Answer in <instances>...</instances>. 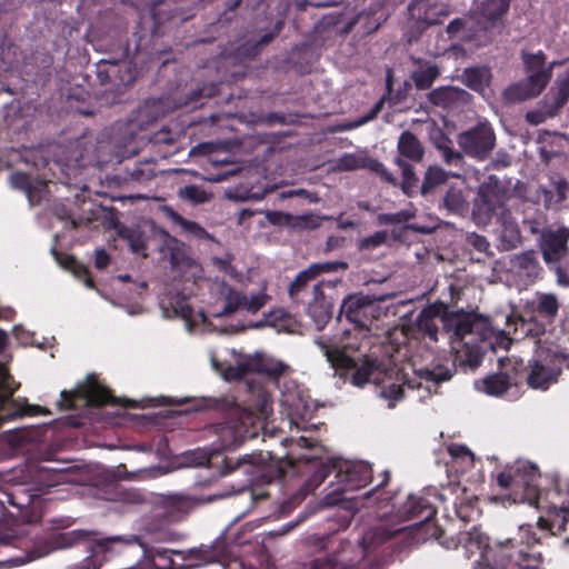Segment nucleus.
I'll return each mask as SVG.
<instances>
[{
  "instance_id": "f257e3e1",
  "label": "nucleus",
  "mask_w": 569,
  "mask_h": 569,
  "mask_svg": "<svg viewBox=\"0 0 569 569\" xmlns=\"http://www.w3.org/2000/svg\"><path fill=\"white\" fill-rule=\"evenodd\" d=\"M370 331L353 327L352 330H345L339 338L320 336L315 339V343L332 368L336 370H351L357 362L367 356V350L371 343Z\"/></svg>"
},
{
  "instance_id": "f03ea898",
  "label": "nucleus",
  "mask_w": 569,
  "mask_h": 569,
  "mask_svg": "<svg viewBox=\"0 0 569 569\" xmlns=\"http://www.w3.org/2000/svg\"><path fill=\"white\" fill-rule=\"evenodd\" d=\"M130 46L127 40L119 39V46L112 58L101 59L96 64L99 83L104 86V93L112 96L111 102L120 101V96L132 86L138 76L136 64L127 61Z\"/></svg>"
},
{
  "instance_id": "7ed1b4c3",
  "label": "nucleus",
  "mask_w": 569,
  "mask_h": 569,
  "mask_svg": "<svg viewBox=\"0 0 569 569\" xmlns=\"http://www.w3.org/2000/svg\"><path fill=\"white\" fill-rule=\"evenodd\" d=\"M173 555L180 556L186 567L194 568L227 562L230 558V548L222 538L216 539L211 545H201L187 551L157 547L150 550V561L154 569H178Z\"/></svg>"
},
{
  "instance_id": "20e7f679",
  "label": "nucleus",
  "mask_w": 569,
  "mask_h": 569,
  "mask_svg": "<svg viewBox=\"0 0 569 569\" xmlns=\"http://www.w3.org/2000/svg\"><path fill=\"white\" fill-rule=\"evenodd\" d=\"M496 217L503 226L501 239L509 237L508 249L515 248L520 241L517 223L513 221L509 209L503 201V194L491 186H482L478 198L473 202L472 218L478 226H487Z\"/></svg>"
},
{
  "instance_id": "39448f33",
  "label": "nucleus",
  "mask_w": 569,
  "mask_h": 569,
  "mask_svg": "<svg viewBox=\"0 0 569 569\" xmlns=\"http://www.w3.org/2000/svg\"><path fill=\"white\" fill-rule=\"evenodd\" d=\"M512 541L489 543V537L479 528L472 527L468 531H460L457 535V541L453 548L462 546L467 553L480 552V559L477 561L475 569H507L511 563Z\"/></svg>"
},
{
  "instance_id": "423d86ee",
  "label": "nucleus",
  "mask_w": 569,
  "mask_h": 569,
  "mask_svg": "<svg viewBox=\"0 0 569 569\" xmlns=\"http://www.w3.org/2000/svg\"><path fill=\"white\" fill-rule=\"evenodd\" d=\"M521 59L528 77L525 82L510 86L506 96L511 100L523 101L539 96L551 79V67L546 66V54L522 52Z\"/></svg>"
},
{
  "instance_id": "0eeeda50",
  "label": "nucleus",
  "mask_w": 569,
  "mask_h": 569,
  "mask_svg": "<svg viewBox=\"0 0 569 569\" xmlns=\"http://www.w3.org/2000/svg\"><path fill=\"white\" fill-rule=\"evenodd\" d=\"M214 430L223 448H236L258 436L257 418L251 411L234 406Z\"/></svg>"
},
{
  "instance_id": "6e6552de",
  "label": "nucleus",
  "mask_w": 569,
  "mask_h": 569,
  "mask_svg": "<svg viewBox=\"0 0 569 569\" xmlns=\"http://www.w3.org/2000/svg\"><path fill=\"white\" fill-rule=\"evenodd\" d=\"M372 478L371 466L367 462H345L337 467V483L329 485V491L323 496L322 503L333 507L345 501L343 495L367 486Z\"/></svg>"
},
{
  "instance_id": "1a4fd4ad",
  "label": "nucleus",
  "mask_w": 569,
  "mask_h": 569,
  "mask_svg": "<svg viewBox=\"0 0 569 569\" xmlns=\"http://www.w3.org/2000/svg\"><path fill=\"white\" fill-rule=\"evenodd\" d=\"M408 20L405 37L408 43L420 39L426 30L432 26L441 24L450 14L446 4L433 0H411L407 7Z\"/></svg>"
},
{
  "instance_id": "9d476101",
  "label": "nucleus",
  "mask_w": 569,
  "mask_h": 569,
  "mask_svg": "<svg viewBox=\"0 0 569 569\" xmlns=\"http://www.w3.org/2000/svg\"><path fill=\"white\" fill-rule=\"evenodd\" d=\"M519 539H507L505 542L512 541L511 563L507 569H542L543 561L540 551H537L535 545L539 542L531 525H521L519 527Z\"/></svg>"
},
{
  "instance_id": "9b49d317",
  "label": "nucleus",
  "mask_w": 569,
  "mask_h": 569,
  "mask_svg": "<svg viewBox=\"0 0 569 569\" xmlns=\"http://www.w3.org/2000/svg\"><path fill=\"white\" fill-rule=\"evenodd\" d=\"M568 227L543 231L540 238V248L545 262L548 266H555L558 282L565 286H569V276L558 263L568 254Z\"/></svg>"
},
{
  "instance_id": "f8f14e48",
  "label": "nucleus",
  "mask_w": 569,
  "mask_h": 569,
  "mask_svg": "<svg viewBox=\"0 0 569 569\" xmlns=\"http://www.w3.org/2000/svg\"><path fill=\"white\" fill-rule=\"evenodd\" d=\"M462 151L479 161L486 160L496 146V133L488 122H479L457 136Z\"/></svg>"
},
{
  "instance_id": "ddd939ff",
  "label": "nucleus",
  "mask_w": 569,
  "mask_h": 569,
  "mask_svg": "<svg viewBox=\"0 0 569 569\" xmlns=\"http://www.w3.org/2000/svg\"><path fill=\"white\" fill-rule=\"evenodd\" d=\"M340 313L356 328L371 330L373 320L380 316L377 300L363 293L349 295L343 299Z\"/></svg>"
},
{
  "instance_id": "4468645a",
  "label": "nucleus",
  "mask_w": 569,
  "mask_h": 569,
  "mask_svg": "<svg viewBox=\"0 0 569 569\" xmlns=\"http://www.w3.org/2000/svg\"><path fill=\"white\" fill-rule=\"evenodd\" d=\"M556 349H548L539 358L529 361L526 377L527 385L531 389L548 390L551 385L558 382L562 372V363L552 360Z\"/></svg>"
},
{
  "instance_id": "2eb2a0df",
  "label": "nucleus",
  "mask_w": 569,
  "mask_h": 569,
  "mask_svg": "<svg viewBox=\"0 0 569 569\" xmlns=\"http://www.w3.org/2000/svg\"><path fill=\"white\" fill-rule=\"evenodd\" d=\"M212 497L196 496L191 493L162 495L158 506L162 510L161 516L169 522H180L199 505L211 502Z\"/></svg>"
},
{
  "instance_id": "dca6fc26",
  "label": "nucleus",
  "mask_w": 569,
  "mask_h": 569,
  "mask_svg": "<svg viewBox=\"0 0 569 569\" xmlns=\"http://www.w3.org/2000/svg\"><path fill=\"white\" fill-rule=\"evenodd\" d=\"M92 536L93 533L91 532L79 530L69 532L63 537L70 546L88 542L86 550L89 552V556L82 561L81 569H100L102 563L107 561L108 555L112 553V546L116 539L94 540Z\"/></svg>"
},
{
  "instance_id": "f3484780",
  "label": "nucleus",
  "mask_w": 569,
  "mask_h": 569,
  "mask_svg": "<svg viewBox=\"0 0 569 569\" xmlns=\"http://www.w3.org/2000/svg\"><path fill=\"white\" fill-rule=\"evenodd\" d=\"M269 300V297L264 292H258L252 295L250 298L246 293L227 287L223 295V308L217 312L214 317H228L239 310H247L250 313H257Z\"/></svg>"
},
{
  "instance_id": "a211bd4d",
  "label": "nucleus",
  "mask_w": 569,
  "mask_h": 569,
  "mask_svg": "<svg viewBox=\"0 0 569 569\" xmlns=\"http://www.w3.org/2000/svg\"><path fill=\"white\" fill-rule=\"evenodd\" d=\"M288 368L282 361L257 356L238 362L236 367H230L228 373L236 379H241L248 373H260L271 379H279Z\"/></svg>"
},
{
  "instance_id": "6ab92c4d",
  "label": "nucleus",
  "mask_w": 569,
  "mask_h": 569,
  "mask_svg": "<svg viewBox=\"0 0 569 569\" xmlns=\"http://www.w3.org/2000/svg\"><path fill=\"white\" fill-rule=\"evenodd\" d=\"M341 279L320 281L312 288V300L308 303V315L312 318L317 328L321 330L326 323L332 317L333 305L329 301L322 290L323 286L335 288L337 283H340Z\"/></svg>"
},
{
  "instance_id": "aec40b11",
  "label": "nucleus",
  "mask_w": 569,
  "mask_h": 569,
  "mask_svg": "<svg viewBox=\"0 0 569 569\" xmlns=\"http://www.w3.org/2000/svg\"><path fill=\"white\" fill-rule=\"evenodd\" d=\"M437 509L429 500L421 496L409 495L407 501L397 510V516L402 520H416L417 523H425L432 520Z\"/></svg>"
},
{
  "instance_id": "412c9836",
  "label": "nucleus",
  "mask_w": 569,
  "mask_h": 569,
  "mask_svg": "<svg viewBox=\"0 0 569 569\" xmlns=\"http://www.w3.org/2000/svg\"><path fill=\"white\" fill-rule=\"evenodd\" d=\"M80 399H84L89 405L102 407L106 405H118L119 401L111 393L110 389L101 385L96 375H89L86 382L79 387Z\"/></svg>"
},
{
  "instance_id": "4be33fe9",
  "label": "nucleus",
  "mask_w": 569,
  "mask_h": 569,
  "mask_svg": "<svg viewBox=\"0 0 569 569\" xmlns=\"http://www.w3.org/2000/svg\"><path fill=\"white\" fill-rule=\"evenodd\" d=\"M427 98L435 107L451 109L467 103L470 99V93L458 87L442 86L428 92Z\"/></svg>"
},
{
  "instance_id": "5701e85b",
  "label": "nucleus",
  "mask_w": 569,
  "mask_h": 569,
  "mask_svg": "<svg viewBox=\"0 0 569 569\" xmlns=\"http://www.w3.org/2000/svg\"><path fill=\"white\" fill-rule=\"evenodd\" d=\"M489 327V319L477 312H466L458 315L453 322V332L459 339H463L468 335L477 333L485 337Z\"/></svg>"
},
{
  "instance_id": "b1692460",
  "label": "nucleus",
  "mask_w": 569,
  "mask_h": 569,
  "mask_svg": "<svg viewBox=\"0 0 569 569\" xmlns=\"http://www.w3.org/2000/svg\"><path fill=\"white\" fill-rule=\"evenodd\" d=\"M162 104L163 103L160 99H147L142 104H140L137 110L136 119L131 121V123L124 124L126 136H129L130 140L133 139V123H136L140 129H143L146 126L162 117L164 114Z\"/></svg>"
},
{
  "instance_id": "393cba45",
  "label": "nucleus",
  "mask_w": 569,
  "mask_h": 569,
  "mask_svg": "<svg viewBox=\"0 0 569 569\" xmlns=\"http://www.w3.org/2000/svg\"><path fill=\"white\" fill-rule=\"evenodd\" d=\"M559 307L556 295L537 292L535 298L527 302L526 310L532 316H538L548 322H552L558 315Z\"/></svg>"
},
{
  "instance_id": "a878e982",
  "label": "nucleus",
  "mask_w": 569,
  "mask_h": 569,
  "mask_svg": "<svg viewBox=\"0 0 569 569\" xmlns=\"http://www.w3.org/2000/svg\"><path fill=\"white\" fill-rule=\"evenodd\" d=\"M7 332L0 329V353L7 346ZM20 387V383L14 381L8 367L0 362V410H3L7 405L12 402L14 392Z\"/></svg>"
},
{
  "instance_id": "bb28decb",
  "label": "nucleus",
  "mask_w": 569,
  "mask_h": 569,
  "mask_svg": "<svg viewBox=\"0 0 569 569\" xmlns=\"http://www.w3.org/2000/svg\"><path fill=\"white\" fill-rule=\"evenodd\" d=\"M517 383L516 378H511L507 372H495L475 382L478 390L493 397L505 395L512 385Z\"/></svg>"
},
{
  "instance_id": "cd10ccee",
  "label": "nucleus",
  "mask_w": 569,
  "mask_h": 569,
  "mask_svg": "<svg viewBox=\"0 0 569 569\" xmlns=\"http://www.w3.org/2000/svg\"><path fill=\"white\" fill-rule=\"evenodd\" d=\"M441 318V308L430 305L423 308L416 318L415 326L419 333L431 341H438V319Z\"/></svg>"
},
{
  "instance_id": "c85d7f7f",
  "label": "nucleus",
  "mask_w": 569,
  "mask_h": 569,
  "mask_svg": "<svg viewBox=\"0 0 569 569\" xmlns=\"http://www.w3.org/2000/svg\"><path fill=\"white\" fill-rule=\"evenodd\" d=\"M397 150L399 156L397 158H402L403 160H410L412 162H420L425 156V148L417 136L406 130L403 131L399 138L397 143Z\"/></svg>"
},
{
  "instance_id": "c756f323",
  "label": "nucleus",
  "mask_w": 569,
  "mask_h": 569,
  "mask_svg": "<svg viewBox=\"0 0 569 569\" xmlns=\"http://www.w3.org/2000/svg\"><path fill=\"white\" fill-rule=\"evenodd\" d=\"M415 62L420 66L410 74L416 89L420 91L430 89L441 74L440 68L436 63L422 61L421 59H417Z\"/></svg>"
},
{
  "instance_id": "7c9ffc66",
  "label": "nucleus",
  "mask_w": 569,
  "mask_h": 569,
  "mask_svg": "<svg viewBox=\"0 0 569 569\" xmlns=\"http://www.w3.org/2000/svg\"><path fill=\"white\" fill-rule=\"evenodd\" d=\"M168 7L169 6L163 0L152 2L150 7V16L152 19V30L150 34L151 40L161 37L164 33V23L174 17L173 10L169 9Z\"/></svg>"
},
{
  "instance_id": "2f4dec72",
  "label": "nucleus",
  "mask_w": 569,
  "mask_h": 569,
  "mask_svg": "<svg viewBox=\"0 0 569 569\" xmlns=\"http://www.w3.org/2000/svg\"><path fill=\"white\" fill-rule=\"evenodd\" d=\"M491 78V71L487 67H470L462 72L463 83L479 93H482L489 87Z\"/></svg>"
},
{
  "instance_id": "473e14b6",
  "label": "nucleus",
  "mask_w": 569,
  "mask_h": 569,
  "mask_svg": "<svg viewBox=\"0 0 569 569\" xmlns=\"http://www.w3.org/2000/svg\"><path fill=\"white\" fill-rule=\"evenodd\" d=\"M510 4L507 0H485L479 13L485 21V29H491L509 10Z\"/></svg>"
},
{
  "instance_id": "72a5a7b5",
  "label": "nucleus",
  "mask_w": 569,
  "mask_h": 569,
  "mask_svg": "<svg viewBox=\"0 0 569 569\" xmlns=\"http://www.w3.org/2000/svg\"><path fill=\"white\" fill-rule=\"evenodd\" d=\"M7 502L13 507H17L21 511V517L27 522L38 521L40 517L28 513V508L33 503L34 496L28 493L23 488H14L10 492H6Z\"/></svg>"
},
{
  "instance_id": "f704fd0d",
  "label": "nucleus",
  "mask_w": 569,
  "mask_h": 569,
  "mask_svg": "<svg viewBox=\"0 0 569 569\" xmlns=\"http://www.w3.org/2000/svg\"><path fill=\"white\" fill-rule=\"evenodd\" d=\"M309 462L313 469V472L305 481V485L302 487L305 495L313 492L326 480V478L329 476V473H331L332 471L337 472L336 465L323 463L316 459H311V460H309Z\"/></svg>"
},
{
  "instance_id": "c9c22d12",
  "label": "nucleus",
  "mask_w": 569,
  "mask_h": 569,
  "mask_svg": "<svg viewBox=\"0 0 569 569\" xmlns=\"http://www.w3.org/2000/svg\"><path fill=\"white\" fill-rule=\"evenodd\" d=\"M395 532L383 526L368 528L361 537L360 545L365 551L377 548L393 537Z\"/></svg>"
},
{
  "instance_id": "e433bc0d",
  "label": "nucleus",
  "mask_w": 569,
  "mask_h": 569,
  "mask_svg": "<svg viewBox=\"0 0 569 569\" xmlns=\"http://www.w3.org/2000/svg\"><path fill=\"white\" fill-rule=\"evenodd\" d=\"M512 263L532 281L538 279L542 272L537 254L532 250L516 256Z\"/></svg>"
},
{
  "instance_id": "4c0bfd02",
  "label": "nucleus",
  "mask_w": 569,
  "mask_h": 569,
  "mask_svg": "<svg viewBox=\"0 0 569 569\" xmlns=\"http://www.w3.org/2000/svg\"><path fill=\"white\" fill-rule=\"evenodd\" d=\"M483 352L477 343L466 342L460 351H458L456 360L463 368L475 370L482 361Z\"/></svg>"
},
{
  "instance_id": "58836bf2",
  "label": "nucleus",
  "mask_w": 569,
  "mask_h": 569,
  "mask_svg": "<svg viewBox=\"0 0 569 569\" xmlns=\"http://www.w3.org/2000/svg\"><path fill=\"white\" fill-rule=\"evenodd\" d=\"M60 264L70 270L79 280H82L88 288H94V282L88 267L78 261L73 256L63 254L57 257Z\"/></svg>"
},
{
  "instance_id": "ea45409f",
  "label": "nucleus",
  "mask_w": 569,
  "mask_h": 569,
  "mask_svg": "<svg viewBox=\"0 0 569 569\" xmlns=\"http://www.w3.org/2000/svg\"><path fill=\"white\" fill-rule=\"evenodd\" d=\"M443 207L453 214L463 216L468 212L469 203L461 189L450 187L443 197Z\"/></svg>"
},
{
  "instance_id": "a19ab883",
  "label": "nucleus",
  "mask_w": 569,
  "mask_h": 569,
  "mask_svg": "<svg viewBox=\"0 0 569 569\" xmlns=\"http://www.w3.org/2000/svg\"><path fill=\"white\" fill-rule=\"evenodd\" d=\"M449 178V172L439 166H430L425 172L422 184L420 188L421 194L426 196L437 187L445 184Z\"/></svg>"
},
{
  "instance_id": "79ce46f5",
  "label": "nucleus",
  "mask_w": 569,
  "mask_h": 569,
  "mask_svg": "<svg viewBox=\"0 0 569 569\" xmlns=\"http://www.w3.org/2000/svg\"><path fill=\"white\" fill-rule=\"evenodd\" d=\"M455 370L449 369L443 365H436L432 368H421L417 371V376L421 381L431 382L438 386L441 382L448 381L452 378Z\"/></svg>"
},
{
  "instance_id": "37998d69",
  "label": "nucleus",
  "mask_w": 569,
  "mask_h": 569,
  "mask_svg": "<svg viewBox=\"0 0 569 569\" xmlns=\"http://www.w3.org/2000/svg\"><path fill=\"white\" fill-rule=\"evenodd\" d=\"M171 217L188 236L199 240H213V237L198 222L188 220L176 212H172Z\"/></svg>"
},
{
  "instance_id": "c03bdc74",
  "label": "nucleus",
  "mask_w": 569,
  "mask_h": 569,
  "mask_svg": "<svg viewBox=\"0 0 569 569\" xmlns=\"http://www.w3.org/2000/svg\"><path fill=\"white\" fill-rule=\"evenodd\" d=\"M390 480V472L388 470L383 471V479L382 481L377 485L371 491L367 492L366 497L370 498L372 496L376 497L377 503L379 507H392V511L395 510V503L393 499L395 496L390 492L383 490V488L387 486V483Z\"/></svg>"
},
{
  "instance_id": "a18cd8bd",
  "label": "nucleus",
  "mask_w": 569,
  "mask_h": 569,
  "mask_svg": "<svg viewBox=\"0 0 569 569\" xmlns=\"http://www.w3.org/2000/svg\"><path fill=\"white\" fill-rule=\"evenodd\" d=\"M396 164L401 169L402 172V191L407 196H411L413 189L417 187L418 177L416 176L413 167L402 158H396Z\"/></svg>"
},
{
  "instance_id": "49530a36",
  "label": "nucleus",
  "mask_w": 569,
  "mask_h": 569,
  "mask_svg": "<svg viewBox=\"0 0 569 569\" xmlns=\"http://www.w3.org/2000/svg\"><path fill=\"white\" fill-rule=\"evenodd\" d=\"M375 368V361L367 357L357 362L356 367L353 368L355 372L352 375V383L355 386L361 387L369 382Z\"/></svg>"
},
{
  "instance_id": "de8ad7c7",
  "label": "nucleus",
  "mask_w": 569,
  "mask_h": 569,
  "mask_svg": "<svg viewBox=\"0 0 569 569\" xmlns=\"http://www.w3.org/2000/svg\"><path fill=\"white\" fill-rule=\"evenodd\" d=\"M553 100L562 106L569 100V68L556 80V88L549 94Z\"/></svg>"
},
{
  "instance_id": "09e8293b",
  "label": "nucleus",
  "mask_w": 569,
  "mask_h": 569,
  "mask_svg": "<svg viewBox=\"0 0 569 569\" xmlns=\"http://www.w3.org/2000/svg\"><path fill=\"white\" fill-rule=\"evenodd\" d=\"M179 197L192 204H202L209 200L208 192L200 186L188 184L179 190Z\"/></svg>"
},
{
  "instance_id": "8fccbe9b",
  "label": "nucleus",
  "mask_w": 569,
  "mask_h": 569,
  "mask_svg": "<svg viewBox=\"0 0 569 569\" xmlns=\"http://www.w3.org/2000/svg\"><path fill=\"white\" fill-rule=\"evenodd\" d=\"M315 280L313 274L309 271V268L300 271L295 280L289 284L288 293L289 297L298 301L300 292H302L310 281Z\"/></svg>"
},
{
  "instance_id": "3c124183",
  "label": "nucleus",
  "mask_w": 569,
  "mask_h": 569,
  "mask_svg": "<svg viewBox=\"0 0 569 569\" xmlns=\"http://www.w3.org/2000/svg\"><path fill=\"white\" fill-rule=\"evenodd\" d=\"M348 263L345 261H325V262H315L310 264L309 271L313 274L315 279L322 273H332L337 271H346L348 269Z\"/></svg>"
},
{
  "instance_id": "603ef678",
  "label": "nucleus",
  "mask_w": 569,
  "mask_h": 569,
  "mask_svg": "<svg viewBox=\"0 0 569 569\" xmlns=\"http://www.w3.org/2000/svg\"><path fill=\"white\" fill-rule=\"evenodd\" d=\"M128 176L131 180L137 182L150 181L156 177L151 162L134 163L131 170H128Z\"/></svg>"
},
{
  "instance_id": "864d4df0",
  "label": "nucleus",
  "mask_w": 569,
  "mask_h": 569,
  "mask_svg": "<svg viewBox=\"0 0 569 569\" xmlns=\"http://www.w3.org/2000/svg\"><path fill=\"white\" fill-rule=\"evenodd\" d=\"M264 459H263V455L260 452L258 455H246L243 456L242 458L240 459H237L236 461H233L232 459L230 458H227L224 460V468H223V473L224 475H228V473H231L233 472L236 469H238L242 463H247V465H251V466H254V465H259L260 462H262Z\"/></svg>"
},
{
  "instance_id": "5fc2aeb1",
  "label": "nucleus",
  "mask_w": 569,
  "mask_h": 569,
  "mask_svg": "<svg viewBox=\"0 0 569 569\" xmlns=\"http://www.w3.org/2000/svg\"><path fill=\"white\" fill-rule=\"evenodd\" d=\"M438 149L441 151L443 160L448 166H460L462 163L463 156L452 148L450 139H446L445 142L439 143Z\"/></svg>"
},
{
  "instance_id": "6e6d98bb",
  "label": "nucleus",
  "mask_w": 569,
  "mask_h": 569,
  "mask_svg": "<svg viewBox=\"0 0 569 569\" xmlns=\"http://www.w3.org/2000/svg\"><path fill=\"white\" fill-rule=\"evenodd\" d=\"M387 231H376L373 234L360 239L358 248L359 250H373L385 244L387 242Z\"/></svg>"
},
{
  "instance_id": "4d7b16f0",
  "label": "nucleus",
  "mask_w": 569,
  "mask_h": 569,
  "mask_svg": "<svg viewBox=\"0 0 569 569\" xmlns=\"http://www.w3.org/2000/svg\"><path fill=\"white\" fill-rule=\"evenodd\" d=\"M123 237L128 239L130 248L134 253L147 256L144 252L147 250V243L141 231L128 229Z\"/></svg>"
},
{
  "instance_id": "13d9d810",
  "label": "nucleus",
  "mask_w": 569,
  "mask_h": 569,
  "mask_svg": "<svg viewBox=\"0 0 569 569\" xmlns=\"http://www.w3.org/2000/svg\"><path fill=\"white\" fill-rule=\"evenodd\" d=\"M415 213L408 210H401L393 213H382L378 217L380 224H399L411 220Z\"/></svg>"
},
{
  "instance_id": "bf43d9fd",
  "label": "nucleus",
  "mask_w": 569,
  "mask_h": 569,
  "mask_svg": "<svg viewBox=\"0 0 569 569\" xmlns=\"http://www.w3.org/2000/svg\"><path fill=\"white\" fill-rule=\"evenodd\" d=\"M309 569H355L353 567L341 563L337 556H328L315 559Z\"/></svg>"
},
{
  "instance_id": "052dcab7",
  "label": "nucleus",
  "mask_w": 569,
  "mask_h": 569,
  "mask_svg": "<svg viewBox=\"0 0 569 569\" xmlns=\"http://www.w3.org/2000/svg\"><path fill=\"white\" fill-rule=\"evenodd\" d=\"M366 167L372 172L377 173L386 182L391 183L393 186L397 184V180L393 177V174L378 159H368Z\"/></svg>"
},
{
  "instance_id": "680f3d73",
  "label": "nucleus",
  "mask_w": 569,
  "mask_h": 569,
  "mask_svg": "<svg viewBox=\"0 0 569 569\" xmlns=\"http://www.w3.org/2000/svg\"><path fill=\"white\" fill-rule=\"evenodd\" d=\"M261 50L254 40H248L237 48L236 54L240 60H253Z\"/></svg>"
},
{
  "instance_id": "e2e57ef3",
  "label": "nucleus",
  "mask_w": 569,
  "mask_h": 569,
  "mask_svg": "<svg viewBox=\"0 0 569 569\" xmlns=\"http://www.w3.org/2000/svg\"><path fill=\"white\" fill-rule=\"evenodd\" d=\"M220 86L216 82L204 83L197 90L192 91L190 101H198L201 98H213L218 96Z\"/></svg>"
},
{
  "instance_id": "0e129e2a",
  "label": "nucleus",
  "mask_w": 569,
  "mask_h": 569,
  "mask_svg": "<svg viewBox=\"0 0 569 569\" xmlns=\"http://www.w3.org/2000/svg\"><path fill=\"white\" fill-rule=\"evenodd\" d=\"M80 398V389L76 390H62L60 393V401L58 402L59 408L61 410H71L74 409L76 406V399Z\"/></svg>"
},
{
  "instance_id": "69168bd1",
  "label": "nucleus",
  "mask_w": 569,
  "mask_h": 569,
  "mask_svg": "<svg viewBox=\"0 0 569 569\" xmlns=\"http://www.w3.org/2000/svg\"><path fill=\"white\" fill-rule=\"evenodd\" d=\"M468 243L479 252L487 253L488 256L492 254V252L489 251L490 243L483 236L471 233L468 236Z\"/></svg>"
},
{
  "instance_id": "338daca9",
  "label": "nucleus",
  "mask_w": 569,
  "mask_h": 569,
  "mask_svg": "<svg viewBox=\"0 0 569 569\" xmlns=\"http://www.w3.org/2000/svg\"><path fill=\"white\" fill-rule=\"evenodd\" d=\"M525 118L529 124L538 126L543 123L549 118V116H547V110L542 107L540 110L528 111Z\"/></svg>"
},
{
  "instance_id": "774afa93",
  "label": "nucleus",
  "mask_w": 569,
  "mask_h": 569,
  "mask_svg": "<svg viewBox=\"0 0 569 569\" xmlns=\"http://www.w3.org/2000/svg\"><path fill=\"white\" fill-rule=\"evenodd\" d=\"M382 396L391 400H401L405 397V392L401 386L391 383L382 389Z\"/></svg>"
}]
</instances>
